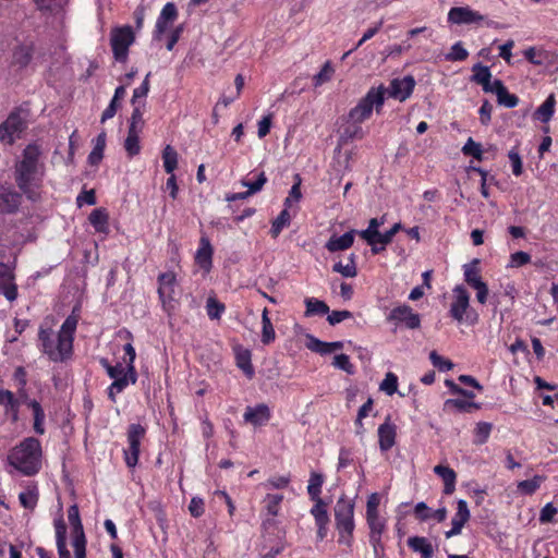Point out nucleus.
I'll return each mask as SVG.
<instances>
[{"label":"nucleus","mask_w":558,"mask_h":558,"mask_svg":"<svg viewBox=\"0 0 558 558\" xmlns=\"http://www.w3.org/2000/svg\"><path fill=\"white\" fill-rule=\"evenodd\" d=\"M80 316L76 308L69 315L58 332L40 326L38 331L39 349L51 362L62 363L73 354L74 333Z\"/></svg>","instance_id":"obj_1"},{"label":"nucleus","mask_w":558,"mask_h":558,"mask_svg":"<svg viewBox=\"0 0 558 558\" xmlns=\"http://www.w3.org/2000/svg\"><path fill=\"white\" fill-rule=\"evenodd\" d=\"M40 154L38 146H26L23 151V158L15 169V180L19 187L33 201L39 197V190L45 174V167L39 162Z\"/></svg>","instance_id":"obj_2"},{"label":"nucleus","mask_w":558,"mask_h":558,"mask_svg":"<svg viewBox=\"0 0 558 558\" xmlns=\"http://www.w3.org/2000/svg\"><path fill=\"white\" fill-rule=\"evenodd\" d=\"M123 350L128 357L125 365L123 363L110 365L107 360H101L100 362L106 368L108 376L113 380L108 388V397L113 402H116V396L118 393L122 392L130 384H135L137 379L134 367L136 357L135 349L132 343H126Z\"/></svg>","instance_id":"obj_3"},{"label":"nucleus","mask_w":558,"mask_h":558,"mask_svg":"<svg viewBox=\"0 0 558 558\" xmlns=\"http://www.w3.org/2000/svg\"><path fill=\"white\" fill-rule=\"evenodd\" d=\"M41 446L38 439L27 437L10 451V465L26 476L34 475L41 468Z\"/></svg>","instance_id":"obj_4"},{"label":"nucleus","mask_w":558,"mask_h":558,"mask_svg":"<svg viewBox=\"0 0 558 558\" xmlns=\"http://www.w3.org/2000/svg\"><path fill=\"white\" fill-rule=\"evenodd\" d=\"M385 98L386 87L384 85L369 88L366 95L350 110L349 120L354 123H362L371 118L373 110L380 113Z\"/></svg>","instance_id":"obj_5"},{"label":"nucleus","mask_w":558,"mask_h":558,"mask_svg":"<svg viewBox=\"0 0 558 558\" xmlns=\"http://www.w3.org/2000/svg\"><path fill=\"white\" fill-rule=\"evenodd\" d=\"M336 527L339 534V544L350 547L353 543L354 504L340 497L335 506Z\"/></svg>","instance_id":"obj_6"},{"label":"nucleus","mask_w":558,"mask_h":558,"mask_svg":"<svg viewBox=\"0 0 558 558\" xmlns=\"http://www.w3.org/2000/svg\"><path fill=\"white\" fill-rule=\"evenodd\" d=\"M449 314L458 323L466 320L473 324L477 322L478 316L470 305V293L462 284H458L452 289Z\"/></svg>","instance_id":"obj_7"},{"label":"nucleus","mask_w":558,"mask_h":558,"mask_svg":"<svg viewBox=\"0 0 558 558\" xmlns=\"http://www.w3.org/2000/svg\"><path fill=\"white\" fill-rule=\"evenodd\" d=\"M68 519L72 527V547L75 558H86V536L80 518L78 507L72 505L68 510Z\"/></svg>","instance_id":"obj_8"},{"label":"nucleus","mask_w":558,"mask_h":558,"mask_svg":"<svg viewBox=\"0 0 558 558\" xmlns=\"http://www.w3.org/2000/svg\"><path fill=\"white\" fill-rule=\"evenodd\" d=\"M26 129V121L20 112H12L0 124V142L5 145H12L15 141L21 138L24 130Z\"/></svg>","instance_id":"obj_9"},{"label":"nucleus","mask_w":558,"mask_h":558,"mask_svg":"<svg viewBox=\"0 0 558 558\" xmlns=\"http://www.w3.org/2000/svg\"><path fill=\"white\" fill-rule=\"evenodd\" d=\"M111 47L114 58L118 61H125L129 47L134 41V34L131 26L117 27L111 32Z\"/></svg>","instance_id":"obj_10"},{"label":"nucleus","mask_w":558,"mask_h":558,"mask_svg":"<svg viewBox=\"0 0 558 558\" xmlns=\"http://www.w3.org/2000/svg\"><path fill=\"white\" fill-rule=\"evenodd\" d=\"M145 433L141 424H131L128 428L129 447L124 450V460L129 468H134L138 462L141 440Z\"/></svg>","instance_id":"obj_11"},{"label":"nucleus","mask_w":558,"mask_h":558,"mask_svg":"<svg viewBox=\"0 0 558 558\" xmlns=\"http://www.w3.org/2000/svg\"><path fill=\"white\" fill-rule=\"evenodd\" d=\"M387 320L393 322L397 326L403 325L409 329H417L421 326V316L407 304L392 308Z\"/></svg>","instance_id":"obj_12"},{"label":"nucleus","mask_w":558,"mask_h":558,"mask_svg":"<svg viewBox=\"0 0 558 558\" xmlns=\"http://www.w3.org/2000/svg\"><path fill=\"white\" fill-rule=\"evenodd\" d=\"M484 21V15L470 7H453L448 12V22L457 25L476 24Z\"/></svg>","instance_id":"obj_13"},{"label":"nucleus","mask_w":558,"mask_h":558,"mask_svg":"<svg viewBox=\"0 0 558 558\" xmlns=\"http://www.w3.org/2000/svg\"><path fill=\"white\" fill-rule=\"evenodd\" d=\"M177 287L178 282L174 272L168 271L158 276V294L165 307L174 300Z\"/></svg>","instance_id":"obj_14"},{"label":"nucleus","mask_w":558,"mask_h":558,"mask_svg":"<svg viewBox=\"0 0 558 558\" xmlns=\"http://www.w3.org/2000/svg\"><path fill=\"white\" fill-rule=\"evenodd\" d=\"M415 86L413 76H404L402 78H395L390 82L389 87H386V95L399 101H404L410 97Z\"/></svg>","instance_id":"obj_15"},{"label":"nucleus","mask_w":558,"mask_h":558,"mask_svg":"<svg viewBox=\"0 0 558 558\" xmlns=\"http://www.w3.org/2000/svg\"><path fill=\"white\" fill-rule=\"evenodd\" d=\"M178 16V11L172 2H168L163 5L154 31V40H161L162 35L169 31L171 24L174 22V20Z\"/></svg>","instance_id":"obj_16"},{"label":"nucleus","mask_w":558,"mask_h":558,"mask_svg":"<svg viewBox=\"0 0 558 558\" xmlns=\"http://www.w3.org/2000/svg\"><path fill=\"white\" fill-rule=\"evenodd\" d=\"M0 292L9 302L17 299V286L14 282L13 270L3 263H0Z\"/></svg>","instance_id":"obj_17"},{"label":"nucleus","mask_w":558,"mask_h":558,"mask_svg":"<svg viewBox=\"0 0 558 558\" xmlns=\"http://www.w3.org/2000/svg\"><path fill=\"white\" fill-rule=\"evenodd\" d=\"M471 513L468 502L463 499L457 501V511L451 520V529L445 533L446 538H451L461 533L464 524L470 520Z\"/></svg>","instance_id":"obj_18"},{"label":"nucleus","mask_w":558,"mask_h":558,"mask_svg":"<svg viewBox=\"0 0 558 558\" xmlns=\"http://www.w3.org/2000/svg\"><path fill=\"white\" fill-rule=\"evenodd\" d=\"M270 417V409L265 403H260L255 407H247L243 414L244 422L255 427L266 425Z\"/></svg>","instance_id":"obj_19"},{"label":"nucleus","mask_w":558,"mask_h":558,"mask_svg":"<svg viewBox=\"0 0 558 558\" xmlns=\"http://www.w3.org/2000/svg\"><path fill=\"white\" fill-rule=\"evenodd\" d=\"M369 529V543L375 551L381 545V536L386 530V519L381 515L366 517Z\"/></svg>","instance_id":"obj_20"},{"label":"nucleus","mask_w":558,"mask_h":558,"mask_svg":"<svg viewBox=\"0 0 558 558\" xmlns=\"http://www.w3.org/2000/svg\"><path fill=\"white\" fill-rule=\"evenodd\" d=\"M21 195L10 186L0 184V211L13 213L17 209Z\"/></svg>","instance_id":"obj_21"},{"label":"nucleus","mask_w":558,"mask_h":558,"mask_svg":"<svg viewBox=\"0 0 558 558\" xmlns=\"http://www.w3.org/2000/svg\"><path fill=\"white\" fill-rule=\"evenodd\" d=\"M195 263L208 272L213 265V246L207 238H202L195 254Z\"/></svg>","instance_id":"obj_22"},{"label":"nucleus","mask_w":558,"mask_h":558,"mask_svg":"<svg viewBox=\"0 0 558 558\" xmlns=\"http://www.w3.org/2000/svg\"><path fill=\"white\" fill-rule=\"evenodd\" d=\"M378 439L381 451H388L395 445L396 426L390 422L389 416L378 427Z\"/></svg>","instance_id":"obj_23"},{"label":"nucleus","mask_w":558,"mask_h":558,"mask_svg":"<svg viewBox=\"0 0 558 558\" xmlns=\"http://www.w3.org/2000/svg\"><path fill=\"white\" fill-rule=\"evenodd\" d=\"M356 233V230H350L340 236L332 235L325 247L331 253L348 250L353 245Z\"/></svg>","instance_id":"obj_24"},{"label":"nucleus","mask_w":558,"mask_h":558,"mask_svg":"<svg viewBox=\"0 0 558 558\" xmlns=\"http://www.w3.org/2000/svg\"><path fill=\"white\" fill-rule=\"evenodd\" d=\"M306 338H307V342H306L307 349H310L313 352L323 354V355L332 353V352L341 350L343 348V342H341V341L324 342L311 335H308Z\"/></svg>","instance_id":"obj_25"},{"label":"nucleus","mask_w":558,"mask_h":558,"mask_svg":"<svg viewBox=\"0 0 558 558\" xmlns=\"http://www.w3.org/2000/svg\"><path fill=\"white\" fill-rule=\"evenodd\" d=\"M0 405L3 407L4 413L15 423L19 420L20 403L10 390H0Z\"/></svg>","instance_id":"obj_26"},{"label":"nucleus","mask_w":558,"mask_h":558,"mask_svg":"<svg viewBox=\"0 0 558 558\" xmlns=\"http://www.w3.org/2000/svg\"><path fill=\"white\" fill-rule=\"evenodd\" d=\"M434 473L444 482V493L451 495L456 489L457 474L448 465L438 464L434 468Z\"/></svg>","instance_id":"obj_27"},{"label":"nucleus","mask_w":558,"mask_h":558,"mask_svg":"<svg viewBox=\"0 0 558 558\" xmlns=\"http://www.w3.org/2000/svg\"><path fill=\"white\" fill-rule=\"evenodd\" d=\"M408 546L421 558H432L434 556L433 544L424 536H411L408 538Z\"/></svg>","instance_id":"obj_28"},{"label":"nucleus","mask_w":558,"mask_h":558,"mask_svg":"<svg viewBox=\"0 0 558 558\" xmlns=\"http://www.w3.org/2000/svg\"><path fill=\"white\" fill-rule=\"evenodd\" d=\"M54 530L59 558H72L66 547V525L62 519L54 520Z\"/></svg>","instance_id":"obj_29"},{"label":"nucleus","mask_w":558,"mask_h":558,"mask_svg":"<svg viewBox=\"0 0 558 558\" xmlns=\"http://www.w3.org/2000/svg\"><path fill=\"white\" fill-rule=\"evenodd\" d=\"M556 97L554 94H550L544 102L534 111L533 119L537 120L542 123H548L556 109Z\"/></svg>","instance_id":"obj_30"},{"label":"nucleus","mask_w":558,"mask_h":558,"mask_svg":"<svg viewBox=\"0 0 558 558\" xmlns=\"http://www.w3.org/2000/svg\"><path fill=\"white\" fill-rule=\"evenodd\" d=\"M38 487L35 483H28L24 489L19 494V500L22 507L28 510H34L38 502Z\"/></svg>","instance_id":"obj_31"},{"label":"nucleus","mask_w":558,"mask_h":558,"mask_svg":"<svg viewBox=\"0 0 558 558\" xmlns=\"http://www.w3.org/2000/svg\"><path fill=\"white\" fill-rule=\"evenodd\" d=\"M96 232L107 234L109 232V216L105 208L94 209L88 217Z\"/></svg>","instance_id":"obj_32"},{"label":"nucleus","mask_w":558,"mask_h":558,"mask_svg":"<svg viewBox=\"0 0 558 558\" xmlns=\"http://www.w3.org/2000/svg\"><path fill=\"white\" fill-rule=\"evenodd\" d=\"M161 157L165 171L170 175L174 174L173 172L177 169L179 162L178 151L171 145H166L162 149Z\"/></svg>","instance_id":"obj_33"},{"label":"nucleus","mask_w":558,"mask_h":558,"mask_svg":"<svg viewBox=\"0 0 558 558\" xmlns=\"http://www.w3.org/2000/svg\"><path fill=\"white\" fill-rule=\"evenodd\" d=\"M478 259H473L471 263L463 265L464 281L472 288L483 282L480 270Z\"/></svg>","instance_id":"obj_34"},{"label":"nucleus","mask_w":558,"mask_h":558,"mask_svg":"<svg viewBox=\"0 0 558 558\" xmlns=\"http://www.w3.org/2000/svg\"><path fill=\"white\" fill-rule=\"evenodd\" d=\"M27 405L32 409L34 414V430L38 435L45 433V412L40 403L36 400H29Z\"/></svg>","instance_id":"obj_35"},{"label":"nucleus","mask_w":558,"mask_h":558,"mask_svg":"<svg viewBox=\"0 0 558 558\" xmlns=\"http://www.w3.org/2000/svg\"><path fill=\"white\" fill-rule=\"evenodd\" d=\"M32 54L33 47L31 45L19 46L13 52L12 62L20 68H24L29 63Z\"/></svg>","instance_id":"obj_36"},{"label":"nucleus","mask_w":558,"mask_h":558,"mask_svg":"<svg viewBox=\"0 0 558 558\" xmlns=\"http://www.w3.org/2000/svg\"><path fill=\"white\" fill-rule=\"evenodd\" d=\"M283 496L280 494H267L263 500L266 513L270 517H277L280 511Z\"/></svg>","instance_id":"obj_37"},{"label":"nucleus","mask_w":558,"mask_h":558,"mask_svg":"<svg viewBox=\"0 0 558 558\" xmlns=\"http://www.w3.org/2000/svg\"><path fill=\"white\" fill-rule=\"evenodd\" d=\"M141 132H134L128 130V136L124 141V149L130 158L136 156L141 151Z\"/></svg>","instance_id":"obj_38"},{"label":"nucleus","mask_w":558,"mask_h":558,"mask_svg":"<svg viewBox=\"0 0 558 558\" xmlns=\"http://www.w3.org/2000/svg\"><path fill=\"white\" fill-rule=\"evenodd\" d=\"M144 105L133 106V111L130 118L129 131L143 133L145 121H144Z\"/></svg>","instance_id":"obj_39"},{"label":"nucleus","mask_w":558,"mask_h":558,"mask_svg":"<svg viewBox=\"0 0 558 558\" xmlns=\"http://www.w3.org/2000/svg\"><path fill=\"white\" fill-rule=\"evenodd\" d=\"M305 305L306 316H313V315H326L329 313V306L320 300L314 299V298H307L305 299Z\"/></svg>","instance_id":"obj_40"},{"label":"nucleus","mask_w":558,"mask_h":558,"mask_svg":"<svg viewBox=\"0 0 558 558\" xmlns=\"http://www.w3.org/2000/svg\"><path fill=\"white\" fill-rule=\"evenodd\" d=\"M106 146V133H100L94 144V148L88 155V161L90 165H98L104 156V149Z\"/></svg>","instance_id":"obj_41"},{"label":"nucleus","mask_w":558,"mask_h":558,"mask_svg":"<svg viewBox=\"0 0 558 558\" xmlns=\"http://www.w3.org/2000/svg\"><path fill=\"white\" fill-rule=\"evenodd\" d=\"M291 222V214L287 208L281 210L278 217L272 221L270 234L272 238H277L281 231L288 227Z\"/></svg>","instance_id":"obj_42"},{"label":"nucleus","mask_w":558,"mask_h":558,"mask_svg":"<svg viewBox=\"0 0 558 558\" xmlns=\"http://www.w3.org/2000/svg\"><path fill=\"white\" fill-rule=\"evenodd\" d=\"M360 124L361 123H354L349 120V123L342 129L340 133V141L349 142L354 138H363L364 132Z\"/></svg>","instance_id":"obj_43"},{"label":"nucleus","mask_w":558,"mask_h":558,"mask_svg":"<svg viewBox=\"0 0 558 558\" xmlns=\"http://www.w3.org/2000/svg\"><path fill=\"white\" fill-rule=\"evenodd\" d=\"M262 325H263V329H262V342L264 344H269L270 342H272L276 338V332H275V329H274V326L270 322V318L268 316V310L267 308H264L263 311V314H262Z\"/></svg>","instance_id":"obj_44"},{"label":"nucleus","mask_w":558,"mask_h":558,"mask_svg":"<svg viewBox=\"0 0 558 558\" xmlns=\"http://www.w3.org/2000/svg\"><path fill=\"white\" fill-rule=\"evenodd\" d=\"M349 262L344 265L341 262H338L333 265L332 270L335 272L341 274L345 278H353L356 276V265H355V255L351 254L349 256Z\"/></svg>","instance_id":"obj_45"},{"label":"nucleus","mask_w":558,"mask_h":558,"mask_svg":"<svg viewBox=\"0 0 558 558\" xmlns=\"http://www.w3.org/2000/svg\"><path fill=\"white\" fill-rule=\"evenodd\" d=\"M498 85V104L506 108H514L519 104V98L514 94H510L504 84Z\"/></svg>","instance_id":"obj_46"},{"label":"nucleus","mask_w":558,"mask_h":558,"mask_svg":"<svg viewBox=\"0 0 558 558\" xmlns=\"http://www.w3.org/2000/svg\"><path fill=\"white\" fill-rule=\"evenodd\" d=\"M323 483H324V477L322 474H318V473L311 474V477L308 480V485H307V493L312 500L322 499L320 493H322Z\"/></svg>","instance_id":"obj_47"},{"label":"nucleus","mask_w":558,"mask_h":558,"mask_svg":"<svg viewBox=\"0 0 558 558\" xmlns=\"http://www.w3.org/2000/svg\"><path fill=\"white\" fill-rule=\"evenodd\" d=\"M40 11L57 13L62 11L69 0H34Z\"/></svg>","instance_id":"obj_48"},{"label":"nucleus","mask_w":558,"mask_h":558,"mask_svg":"<svg viewBox=\"0 0 558 558\" xmlns=\"http://www.w3.org/2000/svg\"><path fill=\"white\" fill-rule=\"evenodd\" d=\"M315 505L311 509V514L315 519V523H328L327 505L323 499H314Z\"/></svg>","instance_id":"obj_49"},{"label":"nucleus","mask_w":558,"mask_h":558,"mask_svg":"<svg viewBox=\"0 0 558 558\" xmlns=\"http://www.w3.org/2000/svg\"><path fill=\"white\" fill-rule=\"evenodd\" d=\"M384 225V218H372L368 227L365 230L357 231V234L365 240L366 243H372V238L379 231L380 226Z\"/></svg>","instance_id":"obj_50"},{"label":"nucleus","mask_w":558,"mask_h":558,"mask_svg":"<svg viewBox=\"0 0 558 558\" xmlns=\"http://www.w3.org/2000/svg\"><path fill=\"white\" fill-rule=\"evenodd\" d=\"M391 239L387 232H376V235L372 238V243H367L372 247V252L374 254H378L386 248L388 244L391 243Z\"/></svg>","instance_id":"obj_51"},{"label":"nucleus","mask_w":558,"mask_h":558,"mask_svg":"<svg viewBox=\"0 0 558 558\" xmlns=\"http://www.w3.org/2000/svg\"><path fill=\"white\" fill-rule=\"evenodd\" d=\"M149 76H150V73H148L146 75V77L144 78L143 83L133 90V96H132V105L133 106H136V105L145 106V101H141V99L146 98V96L149 92Z\"/></svg>","instance_id":"obj_52"},{"label":"nucleus","mask_w":558,"mask_h":558,"mask_svg":"<svg viewBox=\"0 0 558 558\" xmlns=\"http://www.w3.org/2000/svg\"><path fill=\"white\" fill-rule=\"evenodd\" d=\"M295 183L292 185L289 195L284 199V208L288 210L293 206V204H298L302 197L301 193V179L300 175H295Z\"/></svg>","instance_id":"obj_53"},{"label":"nucleus","mask_w":558,"mask_h":558,"mask_svg":"<svg viewBox=\"0 0 558 558\" xmlns=\"http://www.w3.org/2000/svg\"><path fill=\"white\" fill-rule=\"evenodd\" d=\"M542 482H543V477L536 475L531 480H525V481L520 482L518 484V490L524 495H532L536 489H538Z\"/></svg>","instance_id":"obj_54"},{"label":"nucleus","mask_w":558,"mask_h":558,"mask_svg":"<svg viewBox=\"0 0 558 558\" xmlns=\"http://www.w3.org/2000/svg\"><path fill=\"white\" fill-rule=\"evenodd\" d=\"M472 81L476 84L487 83L488 78H492V73L488 66L483 65L481 63H476L473 69Z\"/></svg>","instance_id":"obj_55"},{"label":"nucleus","mask_w":558,"mask_h":558,"mask_svg":"<svg viewBox=\"0 0 558 558\" xmlns=\"http://www.w3.org/2000/svg\"><path fill=\"white\" fill-rule=\"evenodd\" d=\"M492 428H493V425L490 423H487V422H480V423H477V425L475 427V439H474V442L476 445L485 444L488 440V438H489Z\"/></svg>","instance_id":"obj_56"},{"label":"nucleus","mask_w":558,"mask_h":558,"mask_svg":"<svg viewBox=\"0 0 558 558\" xmlns=\"http://www.w3.org/2000/svg\"><path fill=\"white\" fill-rule=\"evenodd\" d=\"M445 407H453L460 412H472L473 410L480 409L477 403L461 399H449L445 402Z\"/></svg>","instance_id":"obj_57"},{"label":"nucleus","mask_w":558,"mask_h":558,"mask_svg":"<svg viewBox=\"0 0 558 558\" xmlns=\"http://www.w3.org/2000/svg\"><path fill=\"white\" fill-rule=\"evenodd\" d=\"M267 182V177L265 174V172H260L256 175V179L251 181V180H243L242 181V185L247 187V190L250 191V193L252 195L258 193L259 191L263 190L264 185L266 184Z\"/></svg>","instance_id":"obj_58"},{"label":"nucleus","mask_w":558,"mask_h":558,"mask_svg":"<svg viewBox=\"0 0 558 558\" xmlns=\"http://www.w3.org/2000/svg\"><path fill=\"white\" fill-rule=\"evenodd\" d=\"M226 307L215 298H209L206 303V312L210 319H219Z\"/></svg>","instance_id":"obj_59"},{"label":"nucleus","mask_w":558,"mask_h":558,"mask_svg":"<svg viewBox=\"0 0 558 558\" xmlns=\"http://www.w3.org/2000/svg\"><path fill=\"white\" fill-rule=\"evenodd\" d=\"M462 153L468 156H472L477 160L483 159V149L480 143L473 141V138H469L464 146L462 147Z\"/></svg>","instance_id":"obj_60"},{"label":"nucleus","mask_w":558,"mask_h":558,"mask_svg":"<svg viewBox=\"0 0 558 558\" xmlns=\"http://www.w3.org/2000/svg\"><path fill=\"white\" fill-rule=\"evenodd\" d=\"M398 388V377L393 373H387L380 384V390L385 391L388 396H392Z\"/></svg>","instance_id":"obj_61"},{"label":"nucleus","mask_w":558,"mask_h":558,"mask_svg":"<svg viewBox=\"0 0 558 558\" xmlns=\"http://www.w3.org/2000/svg\"><path fill=\"white\" fill-rule=\"evenodd\" d=\"M429 360L432 364L437 367L440 372H448L453 367L451 361L444 359L436 351L429 353Z\"/></svg>","instance_id":"obj_62"},{"label":"nucleus","mask_w":558,"mask_h":558,"mask_svg":"<svg viewBox=\"0 0 558 558\" xmlns=\"http://www.w3.org/2000/svg\"><path fill=\"white\" fill-rule=\"evenodd\" d=\"M469 52L463 48L460 41L456 43L449 53L446 54V60L449 61H463L468 58Z\"/></svg>","instance_id":"obj_63"},{"label":"nucleus","mask_w":558,"mask_h":558,"mask_svg":"<svg viewBox=\"0 0 558 558\" xmlns=\"http://www.w3.org/2000/svg\"><path fill=\"white\" fill-rule=\"evenodd\" d=\"M332 365L336 368L344 371L348 374L354 373V367L350 362V357L347 354H338L333 357Z\"/></svg>","instance_id":"obj_64"}]
</instances>
